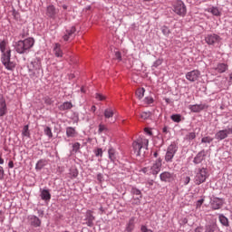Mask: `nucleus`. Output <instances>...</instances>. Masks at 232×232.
I'll list each match as a JSON object with an SVG mask.
<instances>
[{
  "mask_svg": "<svg viewBox=\"0 0 232 232\" xmlns=\"http://www.w3.org/2000/svg\"><path fill=\"white\" fill-rule=\"evenodd\" d=\"M28 73L29 77L35 81V79H39L41 75H44V72L43 71V63H41V59L35 58L28 65Z\"/></svg>",
  "mask_w": 232,
  "mask_h": 232,
  "instance_id": "obj_1",
  "label": "nucleus"
},
{
  "mask_svg": "<svg viewBox=\"0 0 232 232\" xmlns=\"http://www.w3.org/2000/svg\"><path fill=\"white\" fill-rule=\"evenodd\" d=\"M34 44H35V39L29 37L24 40H20L15 43L14 49L17 53H30V50L34 48Z\"/></svg>",
  "mask_w": 232,
  "mask_h": 232,
  "instance_id": "obj_2",
  "label": "nucleus"
},
{
  "mask_svg": "<svg viewBox=\"0 0 232 232\" xmlns=\"http://www.w3.org/2000/svg\"><path fill=\"white\" fill-rule=\"evenodd\" d=\"M148 144H150V140L143 137L138 138L137 140L132 143V148L137 157H144V155H146Z\"/></svg>",
  "mask_w": 232,
  "mask_h": 232,
  "instance_id": "obj_3",
  "label": "nucleus"
},
{
  "mask_svg": "<svg viewBox=\"0 0 232 232\" xmlns=\"http://www.w3.org/2000/svg\"><path fill=\"white\" fill-rule=\"evenodd\" d=\"M59 9L55 8L53 5L47 6L46 9V15L49 17V19H53L54 23H57V24H63L64 21H66V14H58Z\"/></svg>",
  "mask_w": 232,
  "mask_h": 232,
  "instance_id": "obj_4",
  "label": "nucleus"
},
{
  "mask_svg": "<svg viewBox=\"0 0 232 232\" xmlns=\"http://www.w3.org/2000/svg\"><path fill=\"white\" fill-rule=\"evenodd\" d=\"M160 169H162V159L158 158L150 166L141 169V171L145 175H153L154 177H157V175L160 173Z\"/></svg>",
  "mask_w": 232,
  "mask_h": 232,
  "instance_id": "obj_5",
  "label": "nucleus"
},
{
  "mask_svg": "<svg viewBox=\"0 0 232 232\" xmlns=\"http://www.w3.org/2000/svg\"><path fill=\"white\" fill-rule=\"evenodd\" d=\"M209 179V171L207 168H198L195 169V177L194 183L196 186H200V184H204L206 180Z\"/></svg>",
  "mask_w": 232,
  "mask_h": 232,
  "instance_id": "obj_6",
  "label": "nucleus"
},
{
  "mask_svg": "<svg viewBox=\"0 0 232 232\" xmlns=\"http://www.w3.org/2000/svg\"><path fill=\"white\" fill-rule=\"evenodd\" d=\"M12 51H6V53H2V64H4L5 68L6 70H9L10 72L14 71L15 68V63L12 61H10V58L12 57Z\"/></svg>",
  "mask_w": 232,
  "mask_h": 232,
  "instance_id": "obj_7",
  "label": "nucleus"
},
{
  "mask_svg": "<svg viewBox=\"0 0 232 232\" xmlns=\"http://www.w3.org/2000/svg\"><path fill=\"white\" fill-rule=\"evenodd\" d=\"M173 12L179 15L180 17H186V14H188V9L186 8V5L182 0H178L172 5Z\"/></svg>",
  "mask_w": 232,
  "mask_h": 232,
  "instance_id": "obj_8",
  "label": "nucleus"
},
{
  "mask_svg": "<svg viewBox=\"0 0 232 232\" xmlns=\"http://www.w3.org/2000/svg\"><path fill=\"white\" fill-rule=\"evenodd\" d=\"M179 150V147H177L176 144H170L168 149L167 152L165 154V162H173V157H175V154L177 153Z\"/></svg>",
  "mask_w": 232,
  "mask_h": 232,
  "instance_id": "obj_9",
  "label": "nucleus"
},
{
  "mask_svg": "<svg viewBox=\"0 0 232 232\" xmlns=\"http://www.w3.org/2000/svg\"><path fill=\"white\" fill-rule=\"evenodd\" d=\"M84 220L85 222L83 224H85V226H87L88 227H93L94 226L93 222H95V216H93V211L87 210L85 212Z\"/></svg>",
  "mask_w": 232,
  "mask_h": 232,
  "instance_id": "obj_10",
  "label": "nucleus"
},
{
  "mask_svg": "<svg viewBox=\"0 0 232 232\" xmlns=\"http://www.w3.org/2000/svg\"><path fill=\"white\" fill-rule=\"evenodd\" d=\"M199 77L200 72L198 70H193L186 73V79L187 81H189V82H195L196 81H198Z\"/></svg>",
  "mask_w": 232,
  "mask_h": 232,
  "instance_id": "obj_11",
  "label": "nucleus"
},
{
  "mask_svg": "<svg viewBox=\"0 0 232 232\" xmlns=\"http://www.w3.org/2000/svg\"><path fill=\"white\" fill-rule=\"evenodd\" d=\"M27 220L33 227H41L42 221L37 216L30 215L27 217Z\"/></svg>",
  "mask_w": 232,
  "mask_h": 232,
  "instance_id": "obj_12",
  "label": "nucleus"
},
{
  "mask_svg": "<svg viewBox=\"0 0 232 232\" xmlns=\"http://www.w3.org/2000/svg\"><path fill=\"white\" fill-rule=\"evenodd\" d=\"M160 179L161 182H173L175 180V174L165 171L160 174Z\"/></svg>",
  "mask_w": 232,
  "mask_h": 232,
  "instance_id": "obj_13",
  "label": "nucleus"
},
{
  "mask_svg": "<svg viewBox=\"0 0 232 232\" xmlns=\"http://www.w3.org/2000/svg\"><path fill=\"white\" fill-rule=\"evenodd\" d=\"M53 53L58 59L63 58V56L64 55V53L63 52V49L61 48V44L56 43L53 45Z\"/></svg>",
  "mask_w": 232,
  "mask_h": 232,
  "instance_id": "obj_14",
  "label": "nucleus"
},
{
  "mask_svg": "<svg viewBox=\"0 0 232 232\" xmlns=\"http://www.w3.org/2000/svg\"><path fill=\"white\" fill-rule=\"evenodd\" d=\"M75 26H72L66 29L65 34L63 35V41H70V39H73L75 37Z\"/></svg>",
  "mask_w": 232,
  "mask_h": 232,
  "instance_id": "obj_15",
  "label": "nucleus"
},
{
  "mask_svg": "<svg viewBox=\"0 0 232 232\" xmlns=\"http://www.w3.org/2000/svg\"><path fill=\"white\" fill-rule=\"evenodd\" d=\"M8 113V107L6 106V100L5 97L0 98V117H5Z\"/></svg>",
  "mask_w": 232,
  "mask_h": 232,
  "instance_id": "obj_16",
  "label": "nucleus"
},
{
  "mask_svg": "<svg viewBox=\"0 0 232 232\" xmlns=\"http://www.w3.org/2000/svg\"><path fill=\"white\" fill-rule=\"evenodd\" d=\"M205 41L208 44H215L220 41V36L218 34H208L206 36Z\"/></svg>",
  "mask_w": 232,
  "mask_h": 232,
  "instance_id": "obj_17",
  "label": "nucleus"
},
{
  "mask_svg": "<svg viewBox=\"0 0 232 232\" xmlns=\"http://www.w3.org/2000/svg\"><path fill=\"white\" fill-rule=\"evenodd\" d=\"M206 109V105L200 103V104H194V105H188V110L192 111V113H200L202 110Z\"/></svg>",
  "mask_w": 232,
  "mask_h": 232,
  "instance_id": "obj_18",
  "label": "nucleus"
},
{
  "mask_svg": "<svg viewBox=\"0 0 232 232\" xmlns=\"http://www.w3.org/2000/svg\"><path fill=\"white\" fill-rule=\"evenodd\" d=\"M210 207L214 210L220 209L222 208V199L214 198L210 202Z\"/></svg>",
  "mask_w": 232,
  "mask_h": 232,
  "instance_id": "obj_19",
  "label": "nucleus"
},
{
  "mask_svg": "<svg viewBox=\"0 0 232 232\" xmlns=\"http://www.w3.org/2000/svg\"><path fill=\"white\" fill-rule=\"evenodd\" d=\"M206 159V151H199L193 160L194 164H201V162Z\"/></svg>",
  "mask_w": 232,
  "mask_h": 232,
  "instance_id": "obj_20",
  "label": "nucleus"
},
{
  "mask_svg": "<svg viewBox=\"0 0 232 232\" xmlns=\"http://www.w3.org/2000/svg\"><path fill=\"white\" fill-rule=\"evenodd\" d=\"M227 63H218L217 66L214 67V70L218 72V73H225V72H227Z\"/></svg>",
  "mask_w": 232,
  "mask_h": 232,
  "instance_id": "obj_21",
  "label": "nucleus"
},
{
  "mask_svg": "<svg viewBox=\"0 0 232 232\" xmlns=\"http://www.w3.org/2000/svg\"><path fill=\"white\" fill-rule=\"evenodd\" d=\"M218 220L222 226L225 227H229V219L224 216V214H219L218 215Z\"/></svg>",
  "mask_w": 232,
  "mask_h": 232,
  "instance_id": "obj_22",
  "label": "nucleus"
},
{
  "mask_svg": "<svg viewBox=\"0 0 232 232\" xmlns=\"http://www.w3.org/2000/svg\"><path fill=\"white\" fill-rule=\"evenodd\" d=\"M73 108V104L71 102H64L63 104L59 106L60 111H66V110H72Z\"/></svg>",
  "mask_w": 232,
  "mask_h": 232,
  "instance_id": "obj_23",
  "label": "nucleus"
},
{
  "mask_svg": "<svg viewBox=\"0 0 232 232\" xmlns=\"http://www.w3.org/2000/svg\"><path fill=\"white\" fill-rule=\"evenodd\" d=\"M125 229L127 232H131L133 229H135V218L129 219Z\"/></svg>",
  "mask_w": 232,
  "mask_h": 232,
  "instance_id": "obj_24",
  "label": "nucleus"
},
{
  "mask_svg": "<svg viewBox=\"0 0 232 232\" xmlns=\"http://www.w3.org/2000/svg\"><path fill=\"white\" fill-rule=\"evenodd\" d=\"M40 197L42 198V200H50V198H52V194H50V190L49 189H43L41 191Z\"/></svg>",
  "mask_w": 232,
  "mask_h": 232,
  "instance_id": "obj_25",
  "label": "nucleus"
},
{
  "mask_svg": "<svg viewBox=\"0 0 232 232\" xmlns=\"http://www.w3.org/2000/svg\"><path fill=\"white\" fill-rule=\"evenodd\" d=\"M113 115H115V111L112 108L105 109L104 111L105 119H113Z\"/></svg>",
  "mask_w": 232,
  "mask_h": 232,
  "instance_id": "obj_26",
  "label": "nucleus"
},
{
  "mask_svg": "<svg viewBox=\"0 0 232 232\" xmlns=\"http://www.w3.org/2000/svg\"><path fill=\"white\" fill-rule=\"evenodd\" d=\"M77 135V130L73 127H67L66 128V136L67 137H75Z\"/></svg>",
  "mask_w": 232,
  "mask_h": 232,
  "instance_id": "obj_27",
  "label": "nucleus"
},
{
  "mask_svg": "<svg viewBox=\"0 0 232 232\" xmlns=\"http://www.w3.org/2000/svg\"><path fill=\"white\" fill-rule=\"evenodd\" d=\"M44 166H46V160H40L37 161V163L35 165V169L37 171H41V169H43V168H44Z\"/></svg>",
  "mask_w": 232,
  "mask_h": 232,
  "instance_id": "obj_28",
  "label": "nucleus"
},
{
  "mask_svg": "<svg viewBox=\"0 0 232 232\" xmlns=\"http://www.w3.org/2000/svg\"><path fill=\"white\" fill-rule=\"evenodd\" d=\"M22 137H27L30 139V130L28 125L24 126L22 130Z\"/></svg>",
  "mask_w": 232,
  "mask_h": 232,
  "instance_id": "obj_29",
  "label": "nucleus"
},
{
  "mask_svg": "<svg viewBox=\"0 0 232 232\" xmlns=\"http://www.w3.org/2000/svg\"><path fill=\"white\" fill-rule=\"evenodd\" d=\"M0 50L2 52V53H5L6 52H11L10 48L6 47V42L2 41L0 43Z\"/></svg>",
  "mask_w": 232,
  "mask_h": 232,
  "instance_id": "obj_30",
  "label": "nucleus"
},
{
  "mask_svg": "<svg viewBox=\"0 0 232 232\" xmlns=\"http://www.w3.org/2000/svg\"><path fill=\"white\" fill-rule=\"evenodd\" d=\"M171 121H173V122H181L182 121V115L180 114H172L170 116Z\"/></svg>",
  "mask_w": 232,
  "mask_h": 232,
  "instance_id": "obj_31",
  "label": "nucleus"
},
{
  "mask_svg": "<svg viewBox=\"0 0 232 232\" xmlns=\"http://www.w3.org/2000/svg\"><path fill=\"white\" fill-rule=\"evenodd\" d=\"M208 12H210L212 15H216L217 17L220 15V10H218V7H210L208 9Z\"/></svg>",
  "mask_w": 232,
  "mask_h": 232,
  "instance_id": "obj_32",
  "label": "nucleus"
},
{
  "mask_svg": "<svg viewBox=\"0 0 232 232\" xmlns=\"http://www.w3.org/2000/svg\"><path fill=\"white\" fill-rule=\"evenodd\" d=\"M108 154H109V159L113 162V160H115L116 159L115 149L113 148L109 149Z\"/></svg>",
  "mask_w": 232,
  "mask_h": 232,
  "instance_id": "obj_33",
  "label": "nucleus"
},
{
  "mask_svg": "<svg viewBox=\"0 0 232 232\" xmlns=\"http://www.w3.org/2000/svg\"><path fill=\"white\" fill-rule=\"evenodd\" d=\"M146 92V90L144 88H140L136 91V96L138 97V99H142V97H144V92Z\"/></svg>",
  "mask_w": 232,
  "mask_h": 232,
  "instance_id": "obj_34",
  "label": "nucleus"
},
{
  "mask_svg": "<svg viewBox=\"0 0 232 232\" xmlns=\"http://www.w3.org/2000/svg\"><path fill=\"white\" fill-rule=\"evenodd\" d=\"M44 135L49 137V139H52L53 137V133L52 132V129L50 127H45L44 130Z\"/></svg>",
  "mask_w": 232,
  "mask_h": 232,
  "instance_id": "obj_35",
  "label": "nucleus"
},
{
  "mask_svg": "<svg viewBox=\"0 0 232 232\" xmlns=\"http://www.w3.org/2000/svg\"><path fill=\"white\" fill-rule=\"evenodd\" d=\"M201 142L203 144H209V143L213 142V138H211L209 136L204 137L201 139Z\"/></svg>",
  "mask_w": 232,
  "mask_h": 232,
  "instance_id": "obj_36",
  "label": "nucleus"
},
{
  "mask_svg": "<svg viewBox=\"0 0 232 232\" xmlns=\"http://www.w3.org/2000/svg\"><path fill=\"white\" fill-rule=\"evenodd\" d=\"M141 119L146 121L147 119H150L151 117V112L150 111H144L140 115Z\"/></svg>",
  "mask_w": 232,
  "mask_h": 232,
  "instance_id": "obj_37",
  "label": "nucleus"
},
{
  "mask_svg": "<svg viewBox=\"0 0 232 232\" xmlns=\"http://www.w3.org/2000/svg\"><path fill=\"white\" fill-rule=\"evenodd\" d=\"M196 138H197V134L195 132H190L186 135L187 140H193Z\"/></svg>",
  "mask_w": 232,
  "mask_h": 232,
  "instance_id": "obj_38",
  "label": "nucleus"
},
{
  "mask_svg": "<svg viewBox=\"0 0 232 232\" xmlns=\"http://www.w3.org/2000/svg\"><path fill=\"white\" fill-rule=\"evenodd\" d=\"M70 175H71L72 179H77L79 172L77 171V169H72L70 170Z\"/></svg>",
  "mask_w": 232,
  "mask_h": 232,
  "instance_id": "obj_39",
  "label": "nucleus"
},
{
  "mask_svg": "<svg viewBox=\"0 0 232 232\" xmlns=\"http://www.w3.org/2000/svg\"><path fill=\"white\" fill-rule=\"evenodd\" d=\"M161 32L164 35H169V34H171V32L169 31V28H168V26H163L161 28Z\"/></svg>",
  "mask_w": 232,
  "mask_h": 232,
  "instance_id": "obj_40",
  "label": "nucleus"
},
{
  "mask_svg": "<svg viewBox=\"0 0 232 232\" xmlns=\"http://www.w3.org/2000/svg\"><path fill=\"white\" fill-rule=\"evenodd\" d=\"M95 99H97V101H106V96H104L103 94H101L99 92H97L95 94Z\"/></svg>",
  "mask_w": 232,
  "mask_h": 232,
  "instance_id": "obj_41",
  "label": "nucleus"
},
{
  "mask_svg": "<svg viewBox=\"0 0 232 232\" xmlns=\"http://www.w3.org/2000/svg\"><path fill=\"white\" fill-rule=\"evenodd\" d=\"M215 225H208L206 226L205 232H215Z\"/></svg>",
  "mask_w": 232,
  "mask_h": 232,
  "instance_id": "obj_42",
  "label": "nucleus"
},
{
  "mask_svg": "<svg viewBox=\"0 0 232 232\" xmlns=\"http://www.w3.org/2000/svg\"><path fill=\"white\" fill-rule=\"evenodd\" d=\"M93 153L96 157H102V149L98 148L94 150Z\"/></svg>",
  "mask_w": 232,
  "mask_h": 232,
  "instance_id": "obj_43",
  "label": "nucleus"
},
{
  "mask_svg": "<svg viewBox=\"0 0 232 232\" xmlns=\"http://www.w3.org/2000/svg\"><path fill=\"white\" fill-rule=\"evenodd\" d=\"M78 150H81V143L75 142L72 145V151L77 152Z\"/></svg>",
  "mask_w": 232,
  "mask_h": 232,
  "instance_id": "obj_44",
  "label": "nucleus"
},
{
  "mask_svg": "<svg viewBox=\"0 0 232 232\" xmlns=\"http://www.w3.org/2000/svg\"><path fill=\"white\" fill-rule=\"evenodd\" d=\"M162 64V60L158 59L153 63L152 68H159Z\"/></svg>",
  "mask_w": 232,
  "mask_h": 232,
  "instance_id": "obj_45",
  "label": "nucleus"
},
{
  "mask_svg": "<svg viewBox=\"0 0 232 232\" xmlns=\"http://www.w3.org/2000/svg\"><path fill=\"white\" fill-rule=\"evenodd\" d=\"M144 102H145V104H153V98L148 96V97H146V98L144 99Z\"/></svg>",
  "mask_w": 232,
  "mask_h": 232,
  "instance_id": "obj_46",
  "label": "nucleus"
},
{
  "mask_svg": "<svg viewBox=\"0 0 232 232\" xmlns=\"http://www.w3.org/2000/svg\"><path fill=\"white\" fill-rule=\"evenodd\" d=\"M131 193H132V195H141L140 189H139L137 188H132Z\"/></svg>",
  "mask_w": 232,
  "mask_h": 232,
  "instance_id": "obj_47",
  "label": "nucleus"
},
{
  "mask_svg": "<svg viewBox=\"0 0 232 232\" xmlns=\"http://www.w3.org/2000/svg\"><path fill=\"white\" fill-rule=\"evenodd\" d=\"M191 181V178H189V176H186L184 179H183V183L185 186H188V184Z\"/></svg>",
  "mask_w": 232,
  "mask_h": 232,
  "instance_id": "obj_48",
  "label": "nucleus"
},
{
  "mask_svg": "<svg viewBox=\"0 0 232 232\" xmlns=\"http://www.w3.org/2000/svg\"><path fill=\"white\" fill-rule=\"evenodd\" d=\"M140 231H141V232H153V230L148 228L147 226H141Z\"/></svg>",
  "mask_w": 232,
  "mask_h": 232,
  "instance_id": "obj_49",
  "label": "nucleus"
},
{
  "mask_svg": "<svg viewBox=\"0 0 232 232\" xmlns=\"http://www.w3.org/2000/svg\"><path fill=\"white\" fill-rule=\"evenodd\" d=\"M3 179H5V169L0 166V180H3Z\"/></svg>",
  "mask_w": 232,
  "mask_h": 232,
  "instance_id": "obj_50",
  "label": "nucleus"
},
{
  "mask_svg": "<svg viewBox=\"0 0 232 232\" xmlns=\"http://www.w3.org/2000/svg\"><path fill=\"white\" fill-rule=\"evenodd\" d=\"M44 102H45V104H48V105L53 104V101H52L50 99V97H45L44 98Z\"/></svg>",
  "mask_w": 232,
  "mask_h": 232,
  "instance_id": "obj_51",
  "label": "nucleus"
},
{
  "mask_svg": "<svg viewBox=\"0 0 232 232\" xmlns=\"http://www.w3.org/2000/svg\"><path fill=\"white\" fill-rule=\"evenodd\" d=\"M97 180H99V182H102V180H104L102 173L97 174Z\"/></svg>",
  "mask_w": 232,
  "mask_h": 232,
  "instance_id": "obj_52",
  "label": "nucleus"
},
{
  "mask_svg": "<svg viewBox=\"0 0 232 232\" xmlns=\"http://www.w3.org/2000/svg\"><path fill=\"white\" fill-rule=\"evenodd\" d=\"M115 57L116 59H118L119 61H121L122 57L121 56V52L117 51L115 53Z\"/></svg>",
  "mask_w": 232,
  "mask_h": 232,
  "instance_id": "obj_53",
  "label": "nucleus"
},
{
  "mask_svg": "<svg viewBox=\"0 0 232 232\" xmlns=\"http://www.w3.org/2000/svg\"><path fill=\"white\" fill-rule=\"evenodd\" d=\"M37 213H38V217H44V210H43V209H38V210H37Z\"/></svg>",
  "mask_w": 232,
  "mask_h": 232,
  "instance_id": "obj_54",
  "label": "nucleus"
},
{
  "mask_svg": "<svg viewBox=\"0 0 232 232\" xmlns=\"http://www.w3.org/2000/svg\"><path fill=\"white\" fill-rule=\"evenodd\" d=\"M104 130H105L104 125L100 124V125H99V131H100V133H102V131H104Z\"/></svg>",
  "mask_w": 232,
  "mask_h": 232,
  "instance_id": "obj_55",
  "label": "nucleus"
},
{
  "mask_svg": "<svg viewBox=\"0 0 232 232\" xmlns=\"http://www.w3.org/2000/svg\"><path fill=\"white\" fill-rule=\"evenodd\" d=\"M203 203H204V199H199V200H198V202H197V208L201 207Z\"/></svg>",
  "mask_w": 232,
  "mask_h": 232,
  "instance_id": "obj_56",
  "label": "nucleus"
},
{
  "mask_svg": "<svg viewBox=\"0 0 232 232\" xmlns=\"http://www.w3.org/2000/svg\"><path fill=\"white\" fill-rule=\"evenodd\" d=\"M8 168H9L10 169H13V168H14V161H13V160H10V161L8 162Z\"/></svg>",
  "mask_w": 232,
  "mask_h": 232,
  "instance_id": "obj_57",
  "label": "nucleus"
},
{
  "mask_svg": "<svg viewBox=\"0 0 232 232\" xmlns=\"http://www.w3.org/2000/svg\"><path fill=\"white\" fill-rule=\"evenodd\" d=\"M145 133H146L147 135H149L150 137H151V135H152V133H151V131L150 130V129H145Z\"/></svg>",
  "mask_w": 232,
  "mask_h": 232,
  "instance_id": "obj_58",
  "label": "nucleus"
},
{
  "mask_svg": "<svg viewBox=\"0 0 232 232\" xmlns=\"http://www.w3.org/2000/svg\"><path fill=\"white\" fill-rule=\"evenodd\" d=\"M96 111H97V107H95V105H92L91 107V111H93V113H95Z\"/></svg>",
  "mask_w": 232,
  "mask_h": 232,
  "instance_id": "obj_59",
  "label": "nucleus"
},
{
  "mask_svg": "<svg viewBox=\"0 0 232 232\" xmlns=\"http://www.w3.org/2000/svg\"><path fill=\"white\" fill-rule=\"evenodd\" d=\"M202 231V227H198L196 229H195V232H201Z\"/></svg>",
  "mask_w": 232,
  "mask_h": 232,
  "instance_id": "obj_60",
  "label": "nucleus"
},
{
  "mask_svg": "<svg viewBox=\"0 0 232 232\" xmlns=\"http://www.w3.org/2000/svg\"><path fill=\"white\" fill-rule=\"evenodd\" d=\"M162 131H163V133H168V127H164V128L162 129Z\"/></svg>",
  "mask_w": 232,
  "mask_h": 232,
  "instance_id": "obj_61",
  "label": "nucleus"
},
{
  "mask_svg": "<svg viewBox=\"0 0 232 232\" xmlns=\"http://www.w3.org/2000/svg\"><path fill=\"white\" fill-rule=\"evenodd\" d=\"M62 8H63V10H68V5H62Z\"/></svg>",
  "mask_w": 232,
  "mask_h": 232,
  "instance_id": "obj_62",
  "label": "nucleus"
},
{
  "mask_svg": "<svg viewBox=\"0 0 232 232\" xmlns=\"http://www.w3.org/2000/svg\"><path fill=\"white\" fill-rule=\"evenodd\" d=\"M148 184H149V186H153V179L150 180V181L148 182Z\"/></svg>",
  "mask_w": 232,
  "mask_h": 232,
  "instance_id": "obj_63",
  "label": "nucleus"
},
{
  "mask_svg": "<svg viewBox=\"0 0 232 232\" xmlns=\"http://www.w3.org/2000/svg\"><path fill=\"white\" fill-rule=\"evenodd\" d=\"M154 157H155V159H157V157H159V153L158 152H154Z\"/></svg>",
  "mask_w": 232,
  "mask_h": 232,
  "instance_id": "obj_64",
  "label": "nucleus"
}]
</instances>
